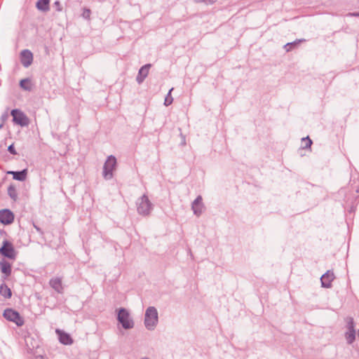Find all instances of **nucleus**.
Masks as SVG:
<instances>
[{"instance_id":"1","label":"nucleus","mask_w":359,"mask_h":359,"mask_svg":"<svg viewBox=\"0 0 359 359\" xmlns=\"http://www.w3.org/2000/svg\"><path fill=\"white\" fill-rule=\"evenodd\" d=\"M158 321V311L154 306L147 309L144 316V325L149 330H153L156 327Z\"/></svg>"},{"instance_id":"2","label":"nucleus","mask_w":359,"mask_h":359,"mask_svg":"<svg viewBox=\"0 0 359 359\" xmlns=\"http://www.w3.org/2000/svg\"><path fill=\"white\" fill-rule=\"evenodd\" d=\"M116 157L113 155L109 156L103 165L102 176L104 180H109L113 178L114 171L116 170Z\"/></svg>"},{"instance_id":"3","label":"nucleus","mask_w":359,"mask_h":359,"mask_svg":"<svg viewBox=\"0 0 359 359\" xmlns=\"http://www.w3.org/2000/svg\"><path fill=\"white\" fill-rule=\"evenodd\" d=\"M137 206L138 213L144 216L149 215L153 208L152 203L146 194L138 199Z\"/></svg>"},{"instance_id":"4","label":"nucleus","mask_w":359,"mask_h":359,"mask_svg":"<svg viewBox=\"0 0 359 359\" xmlns=\"http://www.w3.org/2000/svg\"><path fill=\"white\" fill-rule=\"evenodd\" d=\"M3 316L6 320L15 323L18 327L22 326L25 323V320L20 313L12 309H5Z\"/></svg>"},{"instance_id":"5","label":"nucleus","mask_w":359,"mask_h":359,"mask_svg":"<svg viewBox=\"0 0 359 359\" xmlns=\"http://www.w3.org/2000/svg\"><path fill=\"white\" fill-rule=\"evenodd\" d=\"M117 318L124 329L127 330L133 327L134 323L130 318V314L126 309H120Z\"/></svg>"},{"instance_id":"6","label":"nucleus","mask_w":359,"mask_h":359,"mask_svg":"<svg viewBox=\"0 0 359 359\" xmlns=\"http://www.w3.org/2000/svg\"><path fill=\"white\" fill-rule=\"evenodd\" d=\"M14 123L22 127L27 126L29 123L28 117L20 109H13L11 112Z\"/></svg>"},{"instance_id":"7","label":"nucleus","mask_w":359,"mask_h":359,"mask_svg":"<svg viewBox=\"0 0 359 359\" xmlns=\"http://www.w3.org/2000/svg\"><path fill=\"white\" fill-rule=\"evenodd\" d=\"M0 254L11 259H15L17 255L13 243L6 240L3 241V245L0 248Z\"/></svg>"},{"instance_id":"8","label":"nucleus","mask_w":359,"mask_h":359,"mask_svg":"<svg viewBox=\"0 0 359 359\" xmlns=\"http://www.w3.org/2000/svg\"><path fill=\"white\" fill-rule=\"evenodd\" d=\"M204 208L202 196H198L191 204V210H193L194 214L196 216L199 217L202 214Z\"/></svg>"},{"instance_id":"9","label":"nucleus","mask_w":359,"mask_h":359,"mask_svg":"<svg viewBox=\"0 0 359 359\" xmlns=\"http://www.w3.org/2000/svg\"><path fill=\"white\" fill-rule=\"evenodd\" d=\"M14 221V214L8 209L0 210V222L4 224H10Z\"/></svg>"},{"instance_id":"10","label":"nucleus","mask_w":359,"mask_h":359,"mask_svg":"<svg viewBox=\"0 0 359 359\" xmlns=\"http://www.w3.org/2000/svg\"><path fill=\"white\" fill-rule=\"evenodd\" d=\"M49 285L58 294L64 292L62 278L60 277H53L49 280Z\"/></svg>"},{"instance_id":"11","label":"nucleus","mask_w":359,"mask_h":359,"mask_svg":"<svg viewBox=\"0 0 359 359\" xmlns=\"http://www.w3.org/2000/svg\"><path fill=\"white\" fill-rule=\"evenodd\" d=\"M33 61V54L29 50H23L20 53V62L25 67L31 65Z\"/></svg>"},{"instance_id":"12","label":"nucleus","mask_w":359,"mask_h":359,"mask_svg":"<svg viewBox=\"0 0 359 359\" xmlns=\"http://www.w3.org/2000/svg\"><path fill=\"white\" fill-rule=\"evenodd\" d=\"M335 276L332 271H327L320 278L322 287L330 288L332 287V282L334 280Z\"/></svg>"},{"instance_id":"13","label":"nucleus","mask_w":359,"mask_h":359,"mask_svg":"<svg viewBox=\"0 0 359 359\" xmlns=\"http://www.w3.org/2000/svg\"><path fill=\"white\" fill-rule=\"evenodd\" d=\"M151 66V65L150 64H147V65H144V66H142L139 69V72H138V74H137V76L136 78V81L139 84L142 83L144 81V80L147 78V76H148Z\"/></svg>"},{"instance_id":"14","label":"nucleus","mask_w":359,"mask_h":359,"mask_svg":"<svg viewBox=\"0 0 359 359\" xmlns=\"http://www.w3.org/2000/svg\"><path fill=\"white\" fill-rule=\"evenodd\" d=\"M8 175H12L13 178L18 181H25L27 176V170L24 169L21 171H8Z\"/></svg>"},{"instance_id":"15","label":"nucleus","mask_w":359,"mask_h":359,"mask_svg":"<svg viewBox=\"0 0 359 359\" xmlns=\"http://www.w3.org/2000/svg\"><path fill=\"white\" fill-rule=\"evenodd\" d=\"M1 271L6 275V277L11 274V264L7 261L2 260L0 262Z\"/></svg>"},{"instance_id":"16","label":"nucleus","mask_w":359,"mask_h":359,"mask_svg":"<svg viewBox=\"0 0 359 359\" xmlns=\"http://www.w3.org/2000/svg\"><path fill=\"white\" fill-rule=\"evenodd\" d=\"M59 340L60 343L65 345H71L73 343L70 335L64 332H59Z\"/></svg>"},{"instance_id":"17","label":"nucleus","mask_w":359,"mask_h":359,"mask_svg":"<svg viewBox=\"0 0 359 359\" xmlns=\"http://www.w3.org/2000/svg\"><path fill=\"white\" fill-rule=\"evenodd\" d=\"M0 294L6 299H10L11 297V290L6 283L0 285Z\"/></svg>"},{"instance_id":"18","label":"nucleus","mask_w":359,"mask_h":359,"mask_svg":"<svg viewBox=\"0 0 359 359\" xmlns=\"http://www.w3.org/2000/svg\"><path fill=\"white\" fill-rule=\"evenodd\" d=\"M32 83L29 79H24L20 81V86L25 90L31 91L32 90Z\"/></svg>"},{"instance_id":"19","label":"nucleus","mask_w":359,"mask_h":359,"mask_svg":"<svg viewBox=\"0 0 359 359\" xmlns=\"http://www.w3.org/2000/svg\"><path fill=\"white\" fill-rule=\"evenodd\" d=\"M50 0H38L36 2V8L42 11H47L49 10Z\"/></svg>"},{"instance_id":"20","label":"nucleus","mask_w":359,"mask_h":359,"mask_svg":"<svg viewBox=\"0 0 359 359\" xmlns=\"http://www.w3.org/2000/svg\"><path fill=\"white\" fill-rule=\"evenodd\" d=\"M8 194L12 200L16 201L18 199V193L15 187L13 184H11L8 187Z\"/></svg>"},{"instance_id":"21","label":"nucleus","mask_w":359,"mask_h":359,"mask_svg":"<svg viewBox=\"0 0 359 359\" xmlns=\"http://www.w3.org/2000/svg\"><path fill=\"white\" fill-rule=\"evenodd\" d=\"M346 341L348 344H351L355 339V330H347L345 334Z\"/></svg>"},{"instance_id":"22","label":"nucleus","mask_w":359,"mask_h":359,"mask_svg":"<svg viewBox=\"0 0 359 359\" xmlns=\"http://www.w3.org/2000/svg\"><path fill=\"white\" fill-rule=\"evenodd\" d=\"M304 40H298V41H293L291 43H287V44L285 45L284 48L287 52H289V51L292 50V48H294L298 43H299L300 42H302Z\"/></svg>"},{"instance_id":"23","label":"nucleus","mask_w":359,"mask_h":359,"mask_svg":"<svg viewBox=\"0 0 359 359\" xmlns=\"http://www.w3.org/2000/svg\"><path fill=\"white\" fill-rule=\"evenodd\" d=\"M173 90V88H172L171 89H170L168 93L167 94L165 98V100H164V105L168 107L169 105H170L172 102H173V98L171 95V93L172 91Z\"/></svg>"},{"instance_id":"24","label":"nucleus","mask_w":359,"mask_h":359,"mask_svg":"<svg viewBox=\"0 0 359 359\" xmlns=\"http://www.w3.org/2000/svg\"><path fill=\"white\" fill-rule=\"evenodd\" d=\"M302 141L303 144H304L302 146L303 149H308V148L311 147V146L312 144V140L309 138V137H303L302 139Z\"/></svg>"},{"instance_id":"25","label":"nucleus","mask_w":359,"mask_h":359,"mask_svg":"<svg viewBox=\"0 0 359 359\" xmlns=\"http://www.w3.org/2000/svg\"><path fill=\"white\" fill-rule=\"evenodd\" d=\"M91 11L89 8H83L81 16L88 20H90Z\"/></svg>"},{"instance_id":"26","label":"nucleus","mask_w":359,"mask_h":359,"mask_svg":"<svg viewBox=\"0 0 359 359\" xmlns=\"http://www.w3.org/2000/svg\"><path fill=\"white\" fill-rule=\"evenodd\" d=\"M347 329L348 330H355L354 321L353 318H348L347 319Z\"/></svg>"},{"instance_id":"27","label":"nucleus","mask_w":359,"mask_h":359,"mask_svg":"<svg viewBox=\"0 0 359 359\" xmlns=\"http://www.w3.org/2000/svg\"><path fill=\"white\" fill-rule=\"evenodd\" d=\"M217 0H194L197 4L203 3L207 5H212L217 2Z\"/></svg>"},{"instance_id":"28","label":"nucleus","mask_w":359,"mask_h":359,"mask_svg":"<svg viewBox=\"0 0 359 359\" xmlns=\"http://www.w3.org/2000/svg\"><path fill=\"white\" fill-rule=\"evenodd\" d=\"M8 151L11 154H13V155H16L17 154V152H16V150L14 147V144H11L8 148Z\"/></svg>"},{"instance_id":"29","label":"nucleus","mask_w":359,"mask_h":359,"mask_svg":"<svg viewBox=\"0 0 359 359\" xmlns=\"http://www.w3.org/2000/svg\"><path fill=\"white\" fill-rule=\"evenodd\" d=\"M54 5L56 8V10L57 11H61L62 8V6H61V4L59 1H56L55 3H54Z\"/></svg>"},{"instance_id":"30","label":"nucleus","mask_w":359,"mask_h":359,"mask_svg":"<svg viewBox=\"0 0 359 359\" xmlns=\"http://www.w3.org/2000/svg\"><path fill=\"white\" fill-rule=\"evenodd\" d=\"M34 227L38 233H39L41 235L43 234V231H42V229L40 227H39L38 226H36L35 224H34Z\"/></svg>"},{"instance_id":"31","label":"nucleus","mask_w":359,"mask_h":359,"mask_svg":"<svg viewBox=\"0 0 359 359\" xmlns=\"http://www.w3.org/2000/svg\"><path fill=\"white\" fill-rule=\"evenodd\" d=\"M350 16L359 17V12L351 13L348 14Z\"/></svg>"},{"instance_id":"32","label":"nucleus","mask_w":359,"mask_h":359,"mask_svg":"<svg viewBox=\"0 0 359 359\" xmlns=\"http://www.w3.org/2000/svg\"><path fill=\"white\" fill-rule=\"evenodd\" d=\"M356 192L359 193V187L357 189Z\"/></svg>"},{"instance_id":"33","label":"nucleus","mask_w":359,"mask_h":359,"mask_svg":"<svg viewBox=\"0 0 359 359\" xmlns=\"http://www.w3.org/2000/svg\"><path fill=\"white\" fill-rule=\"evenodd\" d=\"M142 359H149L148 358H142Z\"/></svg>"},{"instance_id":"34","label":"nucleus","mask_w":359,"mask_h":359,"mask_svg":"<svg viewBox=\"0 0 359 359\" xmlns=\"http://www.w3.org/2000/svg\"><path fill=\"white\" fill-rule=\"evenodd\" d=\"M2 126H3L2 124L0 125V128L2 127Z\"/></svg>"}]
</instances>
